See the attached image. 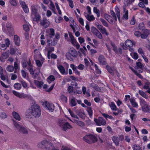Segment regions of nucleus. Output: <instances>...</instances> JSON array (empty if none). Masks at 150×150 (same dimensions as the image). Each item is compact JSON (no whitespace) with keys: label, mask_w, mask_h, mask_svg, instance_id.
<instances>
[{"label":"nucleus","mask_w":150,"mask_h":150,"mask_svg":"<svg viewBox=\"0 0 150 150\" xmlns=\"http://www.w3.org/2000/svg\"><path fill=\"white\" fill-rule=\"evenodd\" d=\"M33 115L35 117H38L41 115V110L39 106L37 105H32L31 109L27 112L26 115L29 116Z\"/></svg>","instance_id":"1"},{"label":"nucleus","mask_w":150,"mask_h":150,"mask_svg":"<svg viewBox=\"0 0 150 150\" xmlns=\"http://www.w3.org/2000/svg\"><path fill=\"white\" fill-rule=\"evenodd\" d=\"M54 30L53 28H50L48 34L47 35V42L49 46H54L57 43V40H55L54 38L52 41L53 37L54 35Z\"/></svg>","instance_id":"2"},{"label":"nucleus","mask_w":150,"mask_h":150,"mask_svg":"<svg viewBox=\"0 0 150 150\" xmlns=\"http://www.w3.org/2000/svg\"><path fill=\"white\" fill-rule=\"evenodd\" d=\"M58 125L63 130L65 131L68 129H71L72 128V127L71 125L68 122H66L64 120L62 119L59 120Z\"/></svg>","instance_id":"3"},{"label":"nucleus","mask_w":150,"mask_h":150,"mask_svg":"<svg viewBox=\"0 0 150 150\" xmlns=\"http://www.w3.org/2000/svg\"><path fill=\"white\" fill-rule=\"evenodd\" d=\"M83 139L86 142L89 144L96 142L97 141L96 137L92 134L86 135L83 137Z\"/></svg>","instance_id":"4"},{"label":"nucleus","mask_w":150,"mask_h":150,"mask_svg":"<svg viewBox=\"0 0 150 150\" xmlns=\"http://www.w3.org/2000/svg\"><path fill=\"white\" fill-rule=\"evenodd\" d=\"M77 55L78 54L76 51L74 49L70 50L66 54L67 57L70 60H73V58L76 57Z\"/></svg>","instance_id":"5"},{"label":"nucleus","mask_w":150,"mask_h":150,"mask_svg":"<svg viewBox=\"0 0 150 150\" xmlns=\"http://www.w3.org/2000/svg\"><path fill=\"white\" fill-rule=\"evenodd\" d=\"M52 145L51 143L48 142L46 140H45L38 143V147L42 148L45 147V150H49L50 147L49 146H51Z\"/></svg>","instance_id":"6"},{"label":"nucleus","mask_w":150,"mask_h":150,"mask_svg":"<svg viewBox=\"0 0 150 150\" xmlns=\"http://www.w3.org/2000/svg\"><path fill=\"white\" fill-rule=\"evenodd\" d=\"M112 139L115 145L118 146L119 144L120 141H122L124 139L123 135H120L119 137L116 136H113L112 137Z\"/></svg>","instance_id":"7"},{"label":"nucleus","mask_w":150,"mask_h":150,"mask_svg":"<svg viewBox=\"0 0 150 150\" xmlns=\"http://www.w3.org/2000/svg\"><path fill=\"white\" fill-rule=\"evenodd\" d=\"M94 121L96 124V125L98 126L104 125L106 124L105 120L102 117H99L98 119H95Z\"/></svg>","instance_id":"8"},{"label":"nucleus","mask_w":150,"mask_h":150,"mask_svg":"<svg viewBox=\"0 0 150 150\" xmlns=\"http://www.w3.org/2000/svg\"><path fill=\"white\" fill-rule=\"evenodd\" d=\"M12 92L14 95L21 98H25L28 97V96L26 94L23 93H19L14 90Z\"/></svg>","instance_id":"9"},{"label":"nucleus","mask_w":150,"mask_h":150,"mask_svg":"<svg viewBox=\"0 0 150 150\" xmlns=\"http://www.w3.org/2000/svg\"><path fill=\"white\" fill-rule=\"evenodd\" d=\"M54 47H51V48L48 50L47 52V57L49 59H56L57 58V56L53 54H51V52L52 51H54Z\"/></svg>","instance_id":"10"},{"label":"nucleus","mask_w":150,"mask_h":150,"mask_svg":"<svg viewBox=\"0 0 150 150\" xmlns=\"http://www.w3.org/2000/svg\"><path fill=\"white\" fill-rule=\"evenodd\" d=\"M6 27L9 33L11 34H14V30L12 24L9 22H7L6 24Z\"/></svg>","instance_id":"11"},{"label":"nucleus","mask_w":150,"mask_h":150,"mask_svg":"<svg viewBox=\"0 0 150 150\" xmlns=\"http://www.w3.org/2000/svg\"><path fill=\"white\" fill-rule=\"evenodd\" d=\"M40 24L44 28H46L49 26L50 22L46 19L45 18L42 20L41 21Z\"/></svg>","instance_id":"12"},{"label":"nucleus","mask_w":150,"mask_h":150,"mask_svg":"<svg viewBox=\"0 0 150 150\" xmlns=\"http://www.w3.org/2000/svg\"><path fill=\"white\" fill-rule=\"evenodd\" d=\"M45 105L50 112H52L53 111L54 106L53 104L46 102Z\"/></svg>","instance_id":"13"},{"label":"nucleus","mask_w":150,"mask_h":150,"mask_svg":"<svg viewBox=\"0 0 150 150\" xmlns=\"http://www.w3.org/2000/svg\"><path fill=\"white\" fill-rule=\"evenodd\" d=\"M19 2L25 13H28L29 12V10L25 2L22 0L20 1Z\"/></svg>","instance_id":"14"},{"label":"nucleus","mask_w":150,"mask_h":150,"mask_svg":"<svg viewBox=\"0 0 150 150\" xmlns=\"http://www.w3.org/2000/svg\"><path fill=\"white\" fill-rule=\"evenodd\" d=\"M79 47H77L78 50L79 54L80 57L83 55L85 56L86 55V47H80L79 49Z\"/></svg>","instance_id":"15"},{"label":"nucleus","mask_w":150,"mask_h":150,"mask_svg":"<svg viewBox=\"0 0 150 150\" xmlns=\"http://www.w3.org/2000/svg\"><path fill=\"white\" fill-rule=\"evenodd\" d=\"M149 34V31L148 30L146 29L144 30L141 34V38L143 39H145L148 37Z\"/></svg>","instance_id":"16"},{"label":"nucleus","mask_w":150,"mask_h":150,"mask_svg":"<svg viewBox=\"0 0 150 150\" xmlns=\"http://www.w3.org/2000/svg\"><path fill=\"white\" fill-rule=\"evenodd\" d=\"M68 119L71 122L74 123H76L77 125H78L79 126H80L81 127H84L85 126V124L84 123L81 121L79 120V119H77V120H76V119L74 120V121H72V120L70 119L69 118H68Z\"/></svg>","instance_id":"17"},{"label":"nucleus","mask_w":150,"mask_h":150,"mask_svg":"<svg viewBox=\"0 0 150 150\" xmlns=\"http://www.w3.org/2000/svg\"><path fill=\"white\" fill-rule=\"evenodd\" d=\"M135 42L129 40H126L125 42V44L126 47H132L135 46Z\"/></svg>","instance_id":"18"},{"label":"nucleus","mask_w":150,"mask_h":150,"mask_svg":"<svg viewBox=\"0 0 150 150\" xmlns=\"http://www.w3.org/2000/svg\"><path fill=\"white\" fill-rule=\"evenodd\" d=\"M57 67L60 72L62 74H67V73H66L64 68L62 65L59 64H57Z\"/></svg>","instance_id":"19"},{"label":"nucleus","mask_w":150,"mask_h":150,"mask_svg":"<svg viewBox=\"0 0 150 150\" xmlns=\"http://www.w3.org/2000/svg\"><path fill=\"white\" fill-rule=\"evenodd\" d=\"M98 60L101 64L105 65L106 64L105 59L103 56H100L98 58Z\"/></svg>","instance_id":"20"},{"label":"nucleus","mask_w":150,"mask_h":150,"mask_svg":"<svg viewBox=\"0 0 150 150\" xmlns=\"http://www.w3.org/2000/svg\"><path fill=\"white\" fill-rule=\"evenodd\" d=\"M130 102L133 107L138 108V103L134 98H131L130 99Z\"/></svg>","instance_id":"21"},{"label":"nucleus","mask_w":150,"mask_h":150,"mask_svg":"<svg viewBox=\"0 0 150 150\" xmlns=\"http://www.w3.org/2000/svg\"><path fill=\"white\" fill-rule=\"evenodd\" d=\"M71 68L74 71V73L77 75H79L80 74L79 71L77 69L76 66L74 64H71L70 65Z\"/></svg>","instance_id":"22"},{"label":"nucleus","mask_w":150,"mask_h":150,"mask_svg":"<svg viewBox=\"0 0 150 150\" xmlns=\"http://www.w3.org/2000/svg\"><path fill=\"white\" fill-rule=\"evenodd\" d=\"M14 40L15 44L16 46H18L20 45V40L19 38L17 35H15L14 36Z\"/></svg>","instance_id":"23"},{"label":"nucleus","mask_w":150,"mask_h":150,"mask_svg":"<svg viewBox=\"0 0 150 150\" xmlns=\"http://www.w3.org/2000/svg\"><path fill=\"white\" fill-rule=\"evenodd\" d=\"M68 111L69 113L70 114L71 116L73 118V119H72V121H74V120L76 119V120H77V119H79V117H78V116L76 115H75L74 114V113L73 112H72L70 109H69L68 110Z\"/></svg>","instance_id":"24"},{"label":"nucleus","mask_w":150,"mask_h":150,"mask_svg":"<svg viewBox=\"0 0 150 150\" xmlns=\"http://www.w3.org/2000/svg\"><path fill=\"white\" fill-rule=\"evenodd\" d=\"M12 115L15 119L18 120L20 121L21 120V117L16 112L13 111L12 113Z\"/></svg>","instance_id":"25"},{"label":"nucleus","mask_w":150,"mask_h":150,"mask_svg":"<svg viewBox=\"0 0 150 150\" xmlns=\"http://www.w3.org/2000/svg\"><path fill=\"white\" fill-rule=\"evenodd\" d=\"M32 12V16L37 14L38 10L37 7L35 6H31V8Z\"/></svg>","instance_id":"26"},{"label":"nucleus","mask_w":150,"mask_h":150,"mask_svg":"<svg viewBox=\"0 0 150 150\" xmlns=\"http://www.w3.org/2000/svg\"><path fill=\"white\" fill-rule=\"evenodd\" d=\"M54 86V84L52 85L50 87L47 89L48 86L47 85L45 84L43 85V89H46V91L47 92H50L53 88Z\"/></svg>","instance_id":"27"},{"label":"nucleus","mask_w":150,"mask_h":150,"mask_svg":"<svg viewBox=\"0 0 150 150\" xmlns=\"http://www.w3.org/2000/svg\"><path fill=\"white\" fill-rule=\"evenodd\" d=\"M50 8L54 14H56L57 13L55 12L56 9L54 4L52 1H50Z\"/></svg>","instance_id":"28"},{"label":"nucleus","mask_w":150,"mask_h":150,"mask_svg":"<svg viewBox=\"0 0 150 150\" xmlns=\"http://www.w3.org/2000/svg\"><path fill=\"white\" fill-rule=\"evenodd\" d=\"M34 17L33 18V21H36L37 23L39 22V21L40 20L41 17L40 15L38 14H37L34 15Z\"/></svg>","instance_id":"29"},{"label":"nucleus","mask_w":150,"mask_h":150,"mask_svg":"<svg viewBox=\"0 0 150 150\" xmlns=\"http://www.w3.org/2000/svg\"><path fill=\"white\" fill-rule=\"evenodd\" d=\"M86 15H85L86 18L89 21H93L95 18L93 15L89 16V14L86 13Z\"/></svg>","instance_id":"30"},{"label":"nucleus","mask_w":150,"mask_h":150,"mask_svg":"<svg viewBox=\"0 0 150 150\" xmlns=\"http://www.w3.org/2000/svg\"><path fill=\"white\" fill-rule=\"evenodd\" d=\"M34 82L35 84L39 88L42 87L44 83L42 81H39L35 80H34Z\"/></svg>","instance_id":"31"},{"label":"nucleus","mask_w":150,"mask_h":150,"mask_svg":"<svg viewBox=\"0 0 150 150\" xmlns=\"http://www.w3.org/2000/svg\"><path fill=\"white\" fill-rule=\"evenodd\" d=\"M19 131L24 134H27L28 132V129L22 126Z\"/></svg>","instance_id":"32"},{"label":"nucleus","mask_w":150,"mask_h":150,"mask_svg":"<svg viewBox=\"0 0 150 150\" xmlns=\"http://www.w3.org/2000/svg\"><path fill=\"white\" fill-rule=\"evenodd\" d=\"M55 78L53 75H50L47 79V81L49 83H50L52 81H54Z\"/></svg>","instance_id":"33"},{"label":"nucleus","mask_w":150,"mask_h":150,"mask_svg":"<svg viewBox=\"0 0 150 150\" xmlns=\"http://www.w3.org/2000/svg\"><path fill=\"white\" fill-rule=\"evenodd\" d=\"M28 69L29 70L30 74H34V71L32 65L30 63H29L28 64Z\"/></svg>","instance_id":"34"},{"label":"nucleus","mask_w":150,"mask_h":150,"mask_svg":"<svg viewBox=\"0 0 150 150\" xmlns=\"http://www.w3.org/2000/svg\"><path fill=\"white\" fill-rule=\"evenodd\" d=\"M139 93L140 95L144 98L146 99H147L148 98V96L144 91L141 90H139Z\"/></svg>","instance_id":"35"},{"label":"nucleus","mask_w":150,"mask_h":150,"mask_svg":"<svg viewBox=\"0 0 150 150\" xmlns=\"http://www.w3.org/2000/svg\"><path fill=\"white\" fill-rule=\"evenodd\" d=\"M109 105L111 109L112 110H116L117 108L115 104L113 102H112L109 103Z\"/></svg>","instance_id":"36"},{"label":"nucleus","mask_w":150,"mask_h":150,"mask_svg":"<svg viewBox=\"0 0 150 150\" xmlns=\"http://www.w3.org/2000/svg\"><path fill=\"white\" fill-rule=\"evenodd\" d=\"M71 42L72 44L76 47H80L79 44L77 42L75 38L71 40Z\"/></svg>","instance_id":"37"},{"label":"nucleus","mask_w":150,"mask_h":150,"mask_svg":"<svg viewBox=\"0 0 150 150\" xmlns=\"http://www.w3.org/2000/svg\"><path fill=\"white\" fill-rule=\"evenodd\" d=\"M139 103L140 105L142 106H146L147 105L146 102L142 98H140Z\"/></svg>","instance_id":"38"},{"label":"nucleus","mask_w":150,"mask_h":150,"mask_svg":"<svg viewBox=\"0 0 150 150\" xmlns=\"http://www.w3.org/2000/svg\"><path fill=\"white\" fill-rule=\"evenodd\" d=\"M132 148L133 150H142L140 146L137 144H134L132 146Z\"/></svg>","instance_id":"39"},{"label":"nucleus","mask_w":150,"mask_h":150,"mask_svg":"<svg viewBox=\"0 0 150 150\" xmlns=\"http://www.w3.org/2000/svg\"><path fill=\"white\" fill-rule=\"evenodd\" d=\"M8 57V54L7 53H3L1 57L0 58V60L1 61H3L2 59H6Z\"/></svg>","instance_id":"40"},{"label":"nucleus","mask_w":150,"mask_h":150,"mask_svg":"<svg viewBox=\"0 0 150 150\" xmlns=\"http://www.w3.org/2000/svg\"><path fill=\"white\" fill-rule=\"evenodd\" d=\"M93 12L96 13L97 16L98 17H99L100 16V11L96 7H94L93 8Z\"/></svg>","instance_id":"41"},{"label":"nucleus","mask_w":150,"mask_h":150,"mask_svg":"<svg viewBox=\"0 0 150 150\" xmlns=\"http://www.w3.org/2000/svg\"><path fill=\"white\" fill-rule=\"evenodd\" d=\"M14 87L16 89L19 90L21 88V86L20 83H16L14 85Z\"/></svg>","instance_id":"42"},{"label":"nucleus","mask_w":150,"mask_h":150,"mask_svg":"<svg viewBox=\"0 0 150 150\" xmlns=\"http://www.w3.org/2000/svg\"><path fill=\"white\" fill-rule=\"evenodd\" d=\"M13 125L19 131L22 126H21L18 122H13Z\"/></svg>","instance_id":"43"},{"label":"nucleus","mask_w":150,"mask_h":150,"mask_svg":"<svg viewBox=\"0 0 150 150\" xmlns=\"http://www.w3.org/2000/svg\"><path fill=\"white\" fill-rule=\"evenodd\" d=\"M67 90L68 92L71 94H73L75 93L74 91L73 88L71 86H68Z\"/></svg>","instance_id":"44"},{"label":"nucleus","mask_w":150,"mask_h":150,"mask_svg":"<svg viewBox=\"0 0 150 150\" xmlns=\"http://www.w3.org/2000/svg\"><path fill=\"white\" fill-rule=\"evenodd\" d=\"M5 43L3 45L5 47H8L10 44V41L8 38H6L4 40Z\"/></svg>","instance_id":"45"},{"label":"nucleus","mask_w":150,"mask_h":150,"mask_svg":"<svg viewBox=\"0 0 150 150\" xmlns=\"http://www.w3.org/2000/svg\"><path fill=\"white\" fill-rule=\"evenodd\" d=\"M100 31L103 34H105L107 36L109 35V33L107 32V30L104 27Z\"/></svg>","instance_id":"46"},{"label":"nucleus","mask_w":150,"mask_h":150,"mask_svg":"<svg viewBox=\"0 0 150 150\" xmlns=\"http://www.w3.org/2000/svg\"><path fill=\"white\" fill-rule=\"evenodd\" d=\"M142 111L145 112H149L150 110L149 108L146 105L142 106Z\"/></svg>","instance_id":"47"},{"label":"nucleus","mask_w":150,"mask_h":150,"mask_svg":"<svg viewBox=\"0 0 150 150\" xmlns=\"http://www.w3.org/2000/svg\"><path fill=\"white\" fill-rule=\"evenodd\" d=\"M113 50L116 53H121L122 52V50L120 47H114Z\"/></svg>","instance_id":"48"},{"label":"nucleus","mask_w":150,"mask_h":150,"mask_svg":"<svg viewBox=\"0 0 150 150\" xmlns=\"http://www.w3.org/2000/svg\"><path fill=\"white\" fill-rule=\"evenodd\" d=\"M71 103L73 106L76 105V99L74 98H73L71 100Z\"/></svg>","instance_id":"49"},{"label":"nucleus","mask_w":150,"mask_h":150,"mask_svg":"<svg viewBox=\"0 0 150 150\" xmlns=\"http://www.w3.org/2000/svg\"><path fill=\"white\" fill-rule=\"evenodd\" d=\"M100 20L103 25L105 26L108 27V23L104 19L100 18Z\"/></svg>","instance_id":"50"},{"label":"nucleus","mask_w":150,"mask_h":150,"mask_svg":"<svg viewBox=\"0 0 150 150\" xmlns=\"http://www.w3.org/2000/svg\"><path fill=\"white\" fill-rule=\"evenodd\" d=\"M115 11L116 12L117 17H118L119 20L120 16V12L118 7L115 8Z\"/></svg>","instance_id":"51"},{"label":"nucleus","mask_w":150,"mask_h":150,"mask_svg":"<svg viewBox=\"0 0 150 150\" xmlns=\"http://www.w3.org/2000/svg\"><path fill=\"white\" fill-rule=\"evenodd\" d=\"M150 87V83L147 81L146 82L143 87V88L145 89H147Z\"/></svg>","instance_id":"52"},{"label":"nucleus","mask_w":150,"mask_h":150,"mask_svg":"<svg viewBox=\"0 0 150 150\" xmlns=\"http://www.w3.org/2000/svg\"><path fill=\"white\" fill-rule=\"evenodd\" d=\"M131 55L132 58L135 59H137L138 58V55L137 53L133 52L131 53Z\"/></svg>","instance_id":"53"},{"label":"nucleus","mask_w":150,"mask_h":150,"mask_svg":"<svg viewBox=\"0 0 150 150\" xmlns=\"http://www.w3.org/2000/svg\"><path fill=\"white\" fill-rule=\"evenodd\" d=\"M23 29L26 32L29 31L30 30V28L29 26L27 24H25L23 25Z\"/></svg>","instance_id":"54"},{"label":"nucleus","mask_w":150,"mask_h":150,"mask_svg":"<svg viewBox=\"0 0 150 150\" xmlns=\"http://www.w3.org/2000/svg\"><path fill=\"white\" fill-rule=\"evenodd\" d=\"M29 63V62L28 63L27 62H25V61H23L22 62V65L24 69H26L27 67H28V65Z\"/></svg>","instance_id":"55"},{"label":"nucleus","mask_w":150,"mask_h":150,"mask_svg":"<svg viewBox=\"0 0 150 150\" xmlns=\"http://www.w3.org/2000/svg\"><path fill=\"white\" fill-rule=\"evenodd\" d=\"M87 111L88 112L89 116L90 117H91L93 115V110L90 108H88L87 109Z\"/></svg>","instance_id":"56"},{"label":"nucleus","mask_w":150,"mask_h":150,"mask_svg":"<svg viewBox=\"0 0 150 150\" xmlns=\"http://www.w3.org/2000/svg\"><path fill=\"white\" fill-rule=\"evenodd\" d=\"M6 70L9 72H12L14 70V67L12 66H8L6 68Z\"/></svg>","instance_id":"57"},{"label":"nucleus","mask_w":150,"mask_h":150,"mask_svg":"<svg viewBox=\"0 0 150 150\" xmlns=\"http://www.w3.org/2000/svg\"><path fill=\"white\" fill-rule=\"evenodd\" d=\"M136 64L137 66L140 69L139 70V72L140 73L142 72V70L141 68L142 67V64L140 62H137L136 63Z\"/></svg>","instance_id":"58"},{"label":"nucleus","mask_w":150,"mask_h":150,"mask_svg":"<svg viewBox=\"0 0 150 150\" xmlns=\"http://www.w3.org/2000/svg\"><path fill=\"white\" fill-rule=\"evenodd\" d=\"M106 68L108 72L111 74L113 75L114 72L113 70L110 67L108 66H106Z\"/></svg>","instance_id":"59"},{"label":"nucleus","mask_w":150,"mask_h":150,"mask_svg":"<svg viewBox=\"0 0 150 150\" xmlns=\"http://www.w3.org/2000/svg\"><path fill=\"white\" fill-rule=\"evenodd\" d=\"M88 49V50L90 51L91 52V53L92 55L96 53L97 52V51L96 50L93 49L92 48H91V47H87Z\"/></svg>","instance_id":"60"},{"label":"nucleus","mask_w":150,"mask_h":150,"mask_svg":"<svg viewBox=\"0 0 150 150\" xmlns=\"http://www.w3.org/2000/svg\"><path fill=\"white\" fill-rule=\"evenodd\" d=\"M94 67L95 68L96 72L97 74H100L101 73V71L98 69L97 65L96 64H94Z\"/></svg>","instance_id":"61"},{"label":"nucleus","mask_w":150,"mask_h":150,"mask_svg":"<svg viewBox=\"0 0 150 150\" xmlns=\"http://www.w3.org/2000/svg\"><path fill=\"white\" fill-rule=\"evenodd\" d=\"M104 17L105 19L108 22H109L110 19L112 18L111 16L106 14L104 15Z\"/></svg>","instance_id":"62"},{"label":"nucleus","mask_w":150,"mask_h":150,"mask_svg":"<svg viewBox=\"0 0 150 150\" xmlns=\"http://www.w3.org/2000/svg\"><path fill=\"white\" fill-rule=\"evenodd\" d=\"M7 117V115H6V113L4 112H2L0 115V118L1 119H4L6 118Z\"/></svg>","instance_id":"63"},{"label":"nucleus","mask_w":150,"mask_h":150,"mask_svg":"<svg viewBox=\"0 0 150 150\" xmlns=\"http://www.w3.org/2000/svg\"><path fill=\"white\" fill-rule=\"evenodd\" d=\"M95 35L100 39H102L103 38L102 34L99 31H98Z\"/></svg>","instance_id":"64"}]
</instances>
